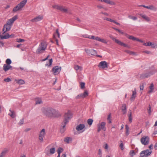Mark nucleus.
Here are the masks:
<instances>
[{
  "label": "nucleus",
  "mask_w": 157,
  "mask_h": 157,
  "mask_svg": "<svg viewBox=\"0 0 157 157\" xmlns=\"http://www.w3.org/2000/svg\"><path fill=\"white\" fill-rule=\"evenodd\" d=\"M149 88L150 89V90L148 91V93L150 94L153 92L154 90V84L153 83H151L150 86L149 87Z\"/></svg>",
  "instance_id": "27"
},
{
  "label": "nucleus",
  "mask_w": 157,
  "mask_h": 157,
  "mask_svg": "<svg viewBox=\"0 0 157 157\" xmlns=\"http://www.w3.org/2000/svg\"><path fill=\"white\" fill-rule=\"evenodd\" d=\"M17 15H15L12 18L8 20L6 22V24L11 26L12 24L17 19Z\"/></svg>",
  "instance_id": "12"
},
{
  "label": "nucleus",
  "mask_w": 157,
  "mask_h": 157,
  "mask_svg": "<svg viewBox=\"0 0 157 157\" xmlns=\"http://www.w3.org/2000/svg\"><path fill=\"white\" fill-rule=\"evenodd\" d=\"M100 39L101 38L98 37H95V40L99 41V40H100Z\"/></svg>",
  "instance_id": "64"
},
{
  "label": "nucleus",
  "mask_w": 157,
  "mask_h": 157,
  "mask_svg": "<svg viewBox=\"0 0 157 157\" xmlns=\"http://www.w3.org/2000/svg\"><path fill=\"white\" fill-rule=\"evenodd\" d=\"M8 151L7 149L6 148H5L0 154V157H4Z\"/></svg>",
  "instance_id": "23"
},
{
  "label": "nucleus",
  "mask_w": 157,
  "mask_h": 157,
  "mask_svg": "<svg viewBox=\"0 0 157 157\" xmlns=\"http://www.w3.org/2000/svg\"><path fill=\"white\" fill-rule=\"evenodd\" d=\"M10 113H9V115L10 116V117L12 118H14L15 117V115L14 111L11 110L10 109Z\"/></svg>",
  "instance_id": "29"
},
{
  "label": "nucleus",
  "mask_w": 157,
  "mask_h": 157,
  "mask_svg": "<svg viewBox=\"0 0 157 157\" xmlns=\"http://www.w3.org/2000/svg\"><path fill=\"white\" fill-rule=\"evenodd\" d=\"M97 127L98 128V132H99L100 131L101 129V128L100 127V124H98L97 125Z\"/></svg>",
  "instance_id": "59"
},
{
  "label": "nucleus",
  "mask_w": 157,
  "mask_h": 157,
  "mask_svg": "<svg viewBox=\"0 0 157 157\" xmlns=\"http://www.w3.org/2000/svg\"><path fill=\"white\" fill-rule=\"evenodd\" d=\"M80 87L81 89H83L85 88V83L83 82H81L80 84Z\"/></svg>",
  "instance_id": "42"
},
{
  "label": "nucleus",
  "mask_w": 157,
  "mask_h": 157,
  "mask_svg": "<svg viewBox=\"0 0 157 157\" xmlns=\"http://www.w3.org/2000/svg\"><path fill=\"white\" fill-rule=\"evenodd\" d=\"M25 41V40L22 39H19L17 40V41L18 42H23Z\"/></svg>",
  "instance_id": "54"
},
{
  "label": "nucleus",
  "mask_w": 157,
  "mask_h": 157,
  "mask_svg": "<svg viewBox=\"0 0 157 157\" xmlns=\"http://www.w3.org/2000/svg\"><path fill=\"white\" fill-rule=\"evenodd\" d=\"M144 84H145V83H142V85H140V90H143L144 89Z\"/></svg>",
  "instance_id": "55"
},
{
  "label": "nucleus",
  "mask_w": 157,
  "mask_h": 157,
  "mask_svg": "<svg viewBox=\"0 0 157 157\" xmlns=\"http://www.w3.org/2000/svg\"><path fill=\"white\" fill-rule=\"evenodd\" d=\"M93 120L90 118L87 121V123L90 126L91 125L93 122Z\"/></svg>",
  "instance_id": "34"
},
{
  "label": "nucleus",
  "mask_w": 157,
  "mask_h": 157,
  "mask_svg": "<svg viewBox=\"0 0 157 157\" xmlns=\"http://www.w3.org/2000/svg\"><path fill=\"white\" fill-rule=\"evenodd\" d=\"M85 127V125L84 124H80L76 126V129L77 131H79L82 130Z\"/></svg>",
  "instance_id": "19"
},
{
  "label": "nucleus",
  "mask_w": 157,
  "mask_h": 157,
  "mask_svg": "<svg viewBox=\"0 0 157 157\" xmlns=\"http://www.w3.org/2000/svg\"><path fill=\"white\" fill-rule=\"evenodd\" d=\"M24 123V119L23 118L21 119L19 123V124L20 125H22Z\"/></svg>",
  "instance_id": "53"
},
{
  "label": "nucleus",
  "mask_w": 157,
  "mask_h": 157,
  "mask_svg": "<svg viewBox=\"0 0 157 157\" xmlns=\"http://www.w3.org/2000/svg\"><path fill=\"white\" fill-rule=\"evenodd\" d=\"M85 50L86 53L89 55H91L93 56H95L97 53V52L94 49L90 50L88 49H85Z\"/></svg>",
  "instance_id": "13"
},
{
  "label": "nucleus",
  "mask_w": 157,
  "mask_h": 157,
  "mask_svg": "<svg viewBox=\"0 0 157 157\" xmlns=\"http://www.w3.org/2000/svg\"><path fill=\"white\" fill-rule=\"evenodd\" d=\"M74 68L76 70L82 71V67L77 65H75L74 67Z\"/></svg>",
  "instance_id": "28"
},
{
  "label": "nucleus",
  "mask_w": 157,
  "mask_h": 157,
  "mask_svg": "<svg viewBox=\"0 0 157 157\" xmlns=\"http://www.w3.org/2000/svg\"><path fill=\"white\" fill-rule=\"evenodd\" d=\"M126 36L130 40H131L134 41H139L141 43L143 42V41L142 40H140L139 39L136 37H134V36H130L128 34H126Z\"/></svg>",
  "instance_id": "14"
},
{
  "label": "nucleus",
  "mask_w": 157,
  "mask_h": 157,
  "mask_svg": "<svg viewBox=\"0 0 157 157\" xmlns=\"http://www.w3.org/2000/svg\"><path fill=\"white\" fill-rule=\"evenodd\" d=\"M53 38L55 40L57 45L58 46H59V44L58 42V40L57 39H56V37H55V34L53 35Z\"/></svg>",
  "instance_id": "52"
},
{
  "label": "nucleus",
  "mask_w": 157,
  "mask_h": 157,
  "mask_svg": "<svg viewBox=\"0 0 157 157\" xmlns=\"http://www.w3.org/2000/svg\"><path fill=\"white\" fill-rule=\"evenodd\" d=\"M54 34H55V36L56 35H57L58 37L59 38L60 35H59V31H58V29H56V33H54Z\"/></svg>",
  "instance_id": "46"
},
{
  "label": "nucleus",
  "mask_w": 157,
  "mask_h": 157,
  "mask_svg": "<svg viewBox=\"0 0 157 157\" xmlns=\"http://www.w3.org/2000/svg\"><path fill=\"white\" fill-rule=\"evenodd\" d=\"M136 89H134V90L132 91V94L131 97L130 98L131 101H134L136 97Z\"/></svg>",
  "instance_id": "20"
},
{
  "label": "nucleus",
  "mask_w": 157,
  "mask_h": 157,
  "mask_svg": "<svg viewBox=\"0 0 157 157\" xmlns=\"http://www.w3.org/2000/svg\"><path fill=\"white\" fill-rule=\"evenodd\" d=\"M82 95L83 97V98H84L88 95V92L87 90H86L84 91V92L82 94Z\"/></svg>",
  "instance_id": "35"
},
{
  "label": "nucleus",
  "mask_w": 157,
  "mask_h": 157,
  "mask_svg": "<svg viewBox=\"0 0 157 157\" xmlns=\"http://www.w3.org/2000/svg\"><path fill=\"white\" fill-rule=\"evenodd\" d=\"M61 69V67L59 66H56L54 67L52 69V71L54 75H58L60 72Z\"/></svg>",
  "instance_id": "8"
},
{
  "label": "nucleus",
  "mask_w": 157,
  "mask_h": 157,
  "mask_svg": "<svg viewBox=\"0 0 157 157\" xmlns=\"http://www.w3.org/2000/svg\"><path fill=\"white\" fill-rule=\"evenodd\" d=\"M27 2V0H23L18 4L16 6L14 7L13 9V11L15 12L21 10L25 5Z\"/></svg>",
  "instance_id": "5"
},
{
  "label": "nucleus",
  "mask_w": 157,
  "mask_h": 157,
  "mask_svg": "<svg viewBox=\"0 0 157 157\" xmlns=\"http://www.w3.org/2000/svg\"><path fill=\"white\" fill-rule=\"evenodd\" d=\"M11 26L7 24H5L3 26L2 31L3 32V34L5 33L7 31H8L10 29Z\"/></svg>",
  "instance_id": "16"
},
{
  "label": "nucleus",
  "mask_w": 157,
  "mask_h": 157,
  "mask_svg": "<svg viewBox=\"0 0 157 157\" xmlns=\"http://www.w3.org/2000/svg\"><path fill=\"white\" fill-rule=\"evenodd\" d=\"M12 67L10 65L4 64L3 66V69L5 71H6L9 70H12Z\"/></svg>",
  "instance_id": "18"
},
{
  "label": "nucleus",
  "mask_w": 157,
  "mask_h": 157,
  "mask_svg": "<svg viewBox=\"0 0 157 157\" xmlns=\"http://www.w3.org/2000/svg\"><path fill=\"white\" fill-rule=\"evenodd\" d=\"M76 99H79L81 98H83V97L82 95V94H79L76 97Z\"/></svg>",
  "instance_id": "47"
},
{
  "label": "nucleus",
  "mask_w": 157,
  "mask_h": 157,
  "mask_svg": "<svg viewBox=\"0 0 157 157\" xmlns=\"http://www.w3.org/2000/svg\"><path fill=\"white\" fill-rule=\"evenodd\" d=\"M152 151H149L148 149L142 151L140 153V157H147L151 154Z\"/></svg>",
  "instance_id": "7"
},
{
  "label": "nucleus",
  "mask_w": 157,
  "mask_h": 157,
  "mask_svg": "<svg viewBox=\"0 0 157 157\" xmlns=\"http://www.w3.org/2000/svg\"><path fill=\"white\" fill-rule=\"evenodd\" d=\"M82 36L84 38H90V36L87 34L83 35H82Z\"/></svg>",
  "instance_id": "58"
},
{
  "label": "nucleus",
  "mask_w": 157,
  "mask_h": 157,
  "mask_svg": "<svg viewBox=\"0 0 157 157\" xmlns=\"http://www.w3.org/2000/svg\"><path fill=\"white\" fill-rule=\"evenodd\" d=\"M54 8L60 10L63 12L65 13H67L68 10L65 7L61 6L54 5L52 6Z\"/></svg>",
  "instance_id": "9"
},
{
  "label": "nucleus",
  "mask_w": 157,
  "mask_h": 157,
  "mask_svg": "<svg viewBox=\"0 0 157 157\" xmlns=\"http://www.w3.org/2000/svg\"><path fill=\"white\" fill-rule=\"evenodd\" d=\"M97 127L98 128V132H99L100 131L101 129V128L100 127V124H98L97 125Z\"/></svg>",
  "instance_id": "60"
},
{
  "label": "nucleus",
  "mask_w": 157,
  "mask_h": 157,
  "mask_svg": "<svg viewBox=\"0 0 157 157\" xmlns=\"http://www.w3.org/2000/svg\"><path fill=\"white\" fill-rule=\"evenodd\" d=\"M52 59H51L49 60V64H45L46 66H50L51 65L52 63Z\"/></svg>",
  "instance_id": "45"
},
{
  "label": "nucleus",
  "mask_w": 157,
  "mask_h": 157,
  "mask_svg": "<svg viewBox=\"0 0 157 157\" xmlns=\"http://www.w3.org/2000/svg\"><path fill=\"white\" fill-rule=\"evenodd\" d=\"M151 107L150 105H149L148 108L147 109V111L149 113V115H150L151 113Z\"/></svg>",
  "instance_id": "43"
},
{
  "label": "nucleus",
  "mask_w": 157,
  "mask_h": 157,
  "mask_svg": "<svg viewBox=\"0 0 157 157\" xmlns=\"http://www.w3.org/2000/svg\"><path fill=\"white\" fill-rule=\"evenodd\" d=\"M45 130L44 129H43L40 132L39 135V139L40 141L42 142H43V138L45 135Z\"/></svg>",
  "instance_id": "11"
},
{
  "label": "nucleus",
  "mask_w": 157,
  "mask_h": 157,
  "mask_svg": "<svg viewBox=\"0 0 157 157\" xmlns=\"http://www.w3.org/2000/svg\"><path fill=\"white\" fill-rule=\"evenodd\" d=\"M103 2L111 5H115V3L114 2L110 0H104Z\"/></svg>",
  "instance_id": "24"
},
{
  "label": "nucleus",
  "mask_w": 157,
  "mask_h": 157,
  "mask_svg": "<svg viewBox=\"0 0 157 157\" xmlns=\"http://www.w3.org/2000/svg\"><path fill=\"white\" fill-rule=\"evenodd\" d=\"M98 154L99 155H100L101 156L102 154V152H101V150L100 149H99L98 150Z\"/></svg>",
  "instance_id": "62"
},
{
  "label": "nucleus",
  "mask_w": 157,
  "mask_h": 157,
  "mask_svg": "<svg viewBox=\"0 0 157 157\" xmlns=\"http://www.w3.org/2000/svg\"><path fill=\"white\" fill-rule=\"evenodd\" d=\"M128 117L129 121L130 122H131L132 121V111L131 110H129L128 111Z\"/></svg>",
  "instance_id": "25"
},
{
  "label": "nucleus",
  "mask_w": 157,
  "mask_h": 157,
  "mask_svg": "<svg viewBox=\"0 0 157 157\" xmlns=\"http://www.w3.org/2000/svg\"><path fill=\"white\" fill-rule=\"evenodd\" d=\"M63 151V148L61 147H59L57 150V153L58 155H60V153L62 152Z\"/></svg>",
  "instance_id": "37"
},
{
  "label": "nucleus",
  "mask_w": 157,
  "mask_h": 157,
  "mask_svg": "<svg viewBox=\"0 0 157 157\" xmlns=\"http://www.w3.org/2000/svg\"><path fill=\"white\" fill-rule=\"evenodd\" d=\"M55 148L52 147L50 148V152L51 154H53L55 153Z\"/></svg>",
  "instance_id": "39"
},
{
  "label": "nucleus",
  "mask_w": 157,
  "mask_h": 157,
  "mask_svg": "<svg viewBox=\"0 0 157 157\" xmlns=\"http://www.w3.org/2000/svg\"><path fill=\"white\" fill-rule=\"evenodd\" d=\"M72 139L70 137H67L65 138L64 140V142H67V143H69V141H72Z\"/></svg>",
  "instance_id": "32"
},
{
  "label": "nucleus",
  "mask_w": 157,
  "mask_h": 157,
  "mask_svg": "<svg viewBox=\"0 0 157 157\" xmlns=\"http://www.w3.org/2000/svg\"><path fill=\"white\" fill-rule=\"evenodd\" d=\"M64 119L62 123V127L63 129V132L65 131L64 128L66 124L69 122L72 117V114L71 112L69 111L65 114L64 115Z\"/></svg>",
  "instance_id": "2"
},
{
  "label": "nucleus",
  "mask_w": 157,
  "mask_h": 157,
  "mask_svg": "<svg viewBox=\"0 0 157 157\" xmlns=\"http://www.w3.org/2000/svg\"><path fill=\"white\" fill-rule=\"evenodd\" d=\"M9 38H10V35L8 33H7L6 35L4 36H2L0 35V38H1V39H7Z\"/></svg>",
  "instance_id": "30"
},
{
  "label": "nucleus",
  "mask_w": 157,
  "mask_h": 157,
  "mask_svg": "<svg viewBox=\"0 0 157 157\" xmlns=\"http://www.w3.org/2000/svg\"><path fill=\"white\" fill-rule=\"evenodd\" d=\"M125 129H126V134L127 136L129 135V127L127 125H125Z\"/></svg>",
  "instance_id": "36"
},
{
  "label": "nucleus",
  "mask_w": 157,
  "mask_h": 157,
  "mask_svg": "<svg viewBox=\"0 0 157 157\" xmlns=\"http://www.w3.org/2000/svg\"><path fill=\"white\" fill-rule=\"evenodd\" d=\"M111 114H109L108 116V117L107 118V119L108 121V122L109 123H111Z\"/></svg>",
  "instance_id": "40"
},
{
  "label": "nucleus",
  "mask_w": 157,
  "mask_h": 157,
  "mask_svg": "<svg viewBox=\"0 0 157 157\" xmlns=\"http://www.w3.org/2000/svg\"><path fill=\"white\" fill-rule=\"evenodd\" d=\"M149 9L151 10L156 11L157 10V8L153 5H150L149 6Z\"/></svg>",
  "instance_id": "33"
},
{
  "label": "nucleus",
  "mask_w": 157,
  "mask_h": 157,
  "mask_svg": "<svg viewBox=\"0 0 157 157\" xmlns=\"http://www.w3.org/2000/svg\"><path fill=\"white\" fill-rule=\"evenodd\" d=\"M99 41L101 42L102 43L105 44H106L107 43V41L105 39H100V40H99Z\"/></svg>",
  "instance_id": "48"
},
{
  "label": "nucleus",
  "mask_w": 157,
  "mask_h": 157,
  "mask_svg": "<svg viewBox=\"0 0 157 157\" xmlns=\"http://www.w3.org/2000/svg\"><path fill=\"white\" fill-rule=\"evenodd\" d=\"M42 112L48 117H58L61 116L58 111L51 107L43 109H42Z\"/></svg>",
  "instance_id": "1"
},
{
  "label": "nucleus",
  "mask_w": 157,
  "mask_h": 157,
  "mask_svg": "<svg viewBox=\"0 0 157 157\" xmlns=\"http://www.w3.org/2000/svg\"><path fill=\"white\" fill-rule=\"evenodd\" d=\"M144 46H151V48H155V45L154 44H152L151 42H149L148 43H145L143 44Z\"/></svg>",
  "instance_id": "22"
},
{
  "label": "nucleus",
  "mask_w": 157,
  "mask_h": 157,
  "mask_svg": "<svg viewBox=\"0 0 157 157\" xmlns=\"http://www.w3.org/2000/svg\"><path fill=\"white\" fill-rule=\"evenodd\" d=\"M139 15L147 21H150V18L145 14H140Z\"/></svg>",
  "instance_id": "21"
},
{
  "label": "nucleus",
  "mask_w": 157,
  "mask_h": 157,
  "mask_svg": "<svg viewBox=\"0 0 157 157\" xmlns=\"http://www.w3.org/2000/svg\"><path fill=\"white\" fill-rule=\"evenodd\" d=\"M99 67H101L102 68H108V66L107 63L105 61H102L98 65Z\"/></svg>",
  "instance_id": "15"
},
{
  "label": "nucleus",
  "mask_w": 157,
  "mask_h": 157,
  "mask_svg": "<svg viewBox=\"0 0 157 157\" xmlns=\"http://www.w3.org/2000/svg\"><path fill=\"white\" fill-rule=\"evenodd\" d=\"M150 138L148 136H144L140 139V142L142 144L146 145L148 144Z\"/></svg>",
  "instance_id": "6"
},
{
  "label": "nucleus",
  "mask_w": 157,
  "mask_h": 157,
  "mask_svg": "<svg viewBox=\"0 0 157 157\" xmlns=\"http://www.w3.org/2000/svg\"><path fill=\"white\" fill-rule=\"evenodd\" d=\"M128 17L132 19L133 20H136L137 19V18L136 17H133L131 16H129Z\"/></svg>",
  "instance_id": "50"
},
{
  "label": "nucleus",
  "mask_w": 157,
  "mask_h": 157,
  "mask_svg": "<svg viewBox=\"0 0 157 157\" xmlns=\"http://www.w3.org/2000/svg\"><path fill=\"white\" fill-rule=\"evenodd\" d=\"M135 154V152L134 150H131L129 152V155L131 156L132 157Z\"/></svg>",
  "instance_id": "44"
},
{
  "label": "nucleus",
  "mask_w": 157,
  "mask_h": 157,
  "mask_svg": "<svg viewBox=\"0 0 157 157\" xmlns=\"http://www.w3.org/2000/svg\"><path fill=\"white\" fill-rule=\"evenodd\" d=\"M105 123L104 122H101L100 124L101 128L104 131L106 130V128L105 127Z\"/></svg>",
  "instance_id": "26"
},
{
  "label": "nucleus",
  "mask_w": 157,
  "mask_h": 157,
  "mask_svg": "<svg viewBox=\"0 0 157 157\" xmlns=\"http://www.w3.org/2000/svg\"><path fill=\"white\" fill-rule=\"evenodd\" d=\"M120 147L122 150H123L124 149V148L123 147V144L122 143H121L120 144Z\"/></svg>",
  "instance_id": "61"
},
{
  "label": "nucleus",
  "mask_w": 157,
  "mask_h": 157,
  "mask_svg": "<svg viewBox=\"0 0 157 157\" xmlns=\"http://www.w3.org/2000/svg\"><path fill=\"white\" fill-rule=\"evenodd\" d=\"M122 114H125L126 113L127 111L126 110L121 109Z\"/></svg>",
  "instance_id": "63"
},
{
  "label": "nucleus",
  "mask_w": 157,
  "mask_h": 157,
  "mask_svg": "<svg viewBox=\"0 0 157 157\" xmlns=\"http://www.w3.org/2000/svg\"><path fill=\"white\" fill-rule=\"evenodd\" d=\"M17 82L20 84H23L25 83V82L22 79L19 80Z\"/></svg>",
  "instance_id": "41"
},
{
  "label": "nucleus",
  "mask_w": 157,
  "mask_h": 157,
  "mask_svg": "<svg viewBox=\"0 0 157 157\" xmlns=\"http://www.w3.org/2000/svg\"><path fill=\"white\" fill-rule=\"evenodd\" d=\"M126 109L127 107L126 104H123L122 106L121 109L126 110Z\"/></svg>",
  "instance_id": "49"
},
{
  "label": "nucleus",
  "mask_w": 157,
  "mask_h": 157,
  "mask_svg": "<svg viewBox=\"0 0 157 157\" xmlns=\"http://www.w3.org/2000/svg\"><path fill=\"white\" fill-rule=\"evenodd\" d=\"M43 19V16H39L31 20V21L33 22H35L38 21H39Z\"/></svg>",
  "instance_id": "17"
},
{
  "label": "nucleus",
  "mask_w": 157,
  "mask_h": 157,
  "mask_svg": "<svg viewBox=\"0 0 157 157\" xmlns=\"http://www.w3.org/2000/svg\"><path fill=\"white\" fill-rule=\"evenodd\" d=\"M11 81V80L10 78H5L4 79V81L6 82H9Z\"/></svg>",
  "instance_id": "57"
},
{
  "label": "nucleus",
  "mask_w": 157,
  "mask_h": 157,
  "mask_svg": "<svg viewBox=\"0 0 157 157\" xmlns=\"http://www.w3.org/2000/svg\"><path fill=\"white\" fill-rule=\"evenodd\" d=\"M42 103V101L41 99L40 98H37L36 99V104H39Z\"/></svg>",
  "instance_id": "31"
},
{
  "label": "nucleus",
  "mask_w": 157,
  "mask_h": 157,
  "mask_svg": "<svg viewBox=\"0 0 157 157\" xmlns=\"http://www.w3.org/2000/svg\"><path fill=\"white\" fill-rule=\"evenodd\" d=\"M6 65H10L12 61L10 59H7L6 61Z\"/></svg>",
  "instance_id": "38"
},
{
  "label": "nucleus",
  "mask_w": 157,
  "mask_h": 157,
  "mask_svg": "<svg viewBox=\"0 0 157 157\" xmlns=\"http://www.w3.org/2000/svg\"><path fill=\"white\" fill-rule=\"evenodd\" d=\"M46 42L44 41H42L39 44L38 48L36 50V53L40 54L43 53L47 47Z\"/></svg>",
  "instance_id": "3"
},
{
  "label": "nucleus",
  "mask_w": 157,
  "mask_h": 157,
  "mask_svg": "<svg viewBox=\"0 0 157 157\" xmlns=\"http://www.w3.org/2000/svg\"><path fill=\"white\" fill-rule=\"evenodd\" d=\"M113 29L117 31L118 32L121 33V34H124V33L123 32H122L120 30L118 29H117L116 28H113Z\"/></svg>",
  "instance_id": "51"
},
{
  "label": "nucleus",
  "mask_w": 157,
  "mask_h": 157,
  "mask_svg": "<svg viewBox=\"0 0 157 157\" xmlns=\"http://www.w3.org/2000/svg\"><path fill=\"white\" fill-rule=\"evenodd\" d=\"M97 7L98 9H104L103 6L101 5H98L97 6Z\"/></svg>",
  "instance_id": "56"
},
{
  "label": "nucleus",
  "mask_w": 157,
  "mask_h": 157,
  "mask_svg": "<svg viewBox=\"0 0 157 157\" xmlns=\"http://www.w3.org/2000/svg\"><path fill=\"white\" fill-rule=\"evenodd\" d=\"M156 71H157L156 70L147 71H146L140 74V78L141 79L147 78L153 75L155 73V72Z\"/></svg>",
  "instance_id": "4"
},
{
  "label": "nucleus",
  "mask_w": 157,
  "mask_h": 157,
  "mask_svg": "<svg viewBox=\"0 0 157 157\" xmlns=\"http://www.w3.org/2000/svg\"><path fill=\"white\" fill-rule=\"evenodd\" d=\"M110 38L113 41H114L118 44L124 47L129 48V47L127 44H124L118 40L115 39L113 36H110Z\"/></svg>",
  "instance_id": "10"
}]
</instances>
